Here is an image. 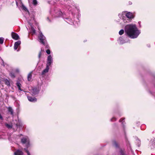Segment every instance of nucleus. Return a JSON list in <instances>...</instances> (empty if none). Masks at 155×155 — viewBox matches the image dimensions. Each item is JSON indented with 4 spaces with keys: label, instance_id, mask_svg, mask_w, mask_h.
<instances>
[{
    "label": "nucleus",
    "instance_id": "1",
    "mask_svg": "<svg viewBox=\"0 0 155 155\" xmlns=\"http://www.w3.org/2000/svg\"><path fill=\"white\" fill-rule=\"evenodd\" d=\"M124 30L121 29L119 33L120 35L123 34L125 32L126 35L131 39H134L138 37L141 33V31L135 24H129L124 27Z\"/></svg>",
    "mask_w": 155,
    "mask_h": 155
},
{
    "label": "nucleus",
    "instance_id": "2",
    "mask_svg": "<svg viewBox=\"0 0 155 155\" xmlns=\"http://www.w3.org/2000/svg\"><path fill=\"white\" fill-rule=\"evenodd\" d=\"M118 16L121 21L120 24L123 25L124 24L127 23V19L126 17L125 11L120 12L118 14Z\"/></svg>",
    "mask_w": 155,
    "mask_h": 155
},
{
    "label": "nucleus",
    "instance_id": "3",
    "mask_svg": "<svg viewBox=\"0 0 155 155\" xmlns=\"http://www.w3.org/2000/svg\"><path fill=\"white\" fill-rule=\"evenodd\" d=\"M21 141L23 144H25L26 148L27 149L32 145V144L30 143L29 139L27 137L25 136L22 138Z\"/></svg>",
    "mask_w": 155,
    "mask_h": 155
},
{
    "label": "nucleus",
    "instance_id": "4",
    "mask_svg": "<svg viewBox=\"0 0 155 155\" xmlns=\"http://www.w3.org/2000/svg\"><path fill=\"white\" fill-rule=\"evenodd\" d=\"M126 16L127 19V23L130 22L134 18V15L133 12L125 11Z\"/></svg>",
    "mask_w": 155,
    "mask_h": 155
},
{
    "label": "nucleus",
    "instance_id": "5",
    "mask_svg": "<svg viewBox=\"0 0 155 155\" xmlns=\"http://www.w3.org/2000/svg\"><path fill=\"white\" fill-rule=\"evenodd\" d=\"M39 41L42 44L45 45L46 41L45 37L43 35L41 32L39 33V35L38 36Z\"/></svg>",
    "mask_w": 155,
    "mask_h": 155
},
{
    "label": "nucleus",
    "instance_id": "6",
    "mask_svg": "<svg viewBox=\"0 0 155 155\" xmlns=\"http://www.w3.org/2000/svg\"><path fill=\"white\" fill-rule=\"evenodd\" d=\"M53 62V56L51 55L48 56L47 59L46 65L50 66Z\"/></svg>",
    "mask_w": 155,
    "mask_h": 155
},
{
    "label": "nucleus",
    "instance_id": "7",
    "mask_svg": "<svg viewBox=\"0 0 155 155\" xmlns=\"http://www.w3.org/2000/svg\"><path fill=\"white\" fill-rule=\"evenodd\" d=\"M39 92V90L36 88H32L30 91L31 93L33 95H35L38 94Z\"/></svg>",
    "mask_w": 155,
    "mask_h": 155
},
{
    "label": "nucleus",
    "instance_id": "8",
    "mask_svg": "<svg viewBox=\"0 0 155 155\" xmlns=\"http://www.w3.org/2000/svg\"><path fill=\"white\" fill-rule=\"evenodd\" d=\"M31 19H28V21L31 26L32 24L35 21V17L33 15H31L30 17Z\"/></svg>",
    "mask_w": 155,
    "mask_h": 155
},
{
    "label": "nucleus",
    "instance_id": "9",
    "mask_svg": "<svg viewBox=\"0 0 155 155\" xmlns=\"http://www.w3.org/2000/svg\"><path fill=\"white\" fill-rule=\"evenodd\" d=\"M12 38L15 40H18L20 39L18 35L15 33L12 32Z\"/></svg>",
    "mask_w": 155,
    "mask_h": 155
},
{
    "label": "nucleus",
    "instance_id": "10",
    "mask_svg": "<svg viewBox=\"0 0 155 155\" xmlns=\"http://www.w3.org/2000/svg\"><path fill=\"white\" fill-rule=\"evenodd\" d=\"M117 41L120 44H123L127 42L125 41L124 38L122 37H120L117 40Z\"/></svg>",
    "mask_w": 155,
    "mask_h": 155
},
{
    "label": "nucleus",
    "instance_id": "11",
    "mask_svg": "<svg viewBox=\"0 0 155 155\" xmlns=\"http://www.w3.org/2000/svg\"><path fill=\"white\" fill-rule=\"evenodd\" d=\"M54 12L56 14V17H60L62 15V13L58 9H57L54 10Z\"/></svg>",
    "mask_w": 155,
    "mask_h": 155
},
{
    "label": "nucleus",
    "instance_id": "12",
    "mask_svg": "<svg viewBox=\"0 0 155 155\" xmlns=\"http://www.w3.org/2000/svg\"><path fill=\"white\" fill-rule=\"evenodd\" d=\"M14 155H23L24 153L20 150H17L14 152Z\"/></svg>",
    "mask_w": 155,
    "mask_h": 155
},
{
    "label": "nucleus",
    "instance_id": "13",
    "mask_svg": "<svg viewBox=\"0 0 155 155\" xmlns=\"http://www.w3.org/2000/svg\"><path fill=\"white\" fill-rule=\"evenodd\" d=\"M21 42L20 41H18L16 42L14 44V49L16 50L18 48V47L21 44Z\"/></svg>",
    "mask_w": 155,
    "mask_h": 155
},
{
    "label": "nucleus",
    "instance_id": "14",
    "mask_svg": "<svg viewBox=\"0 0 155 155\" xmlns=\"http://www.w3.org/2000/svg\"><path fill=\"white\" fill-rule=\"evenodd\" d=\"M49 69V66L46 65V68L42 72V74L43 75L48 73Z\"/></svg>",
    "mask_w": 155,
    "mask_h": 155
},
{
    "label": "nucleus",
    "instance_id": "15",
    "mask_svg": "<svg viewBox=\"0 0 155 155\" xmlns=\"http://www.w3.org/2000/svg\"><path fill=\"white\" fill-rule=\"evenodd\" d=\"M28 100L31 102H35L36 101L37 99L35 97H32L30 96H28Z\"/></svg>",
    "mask_w": 155,
    "mask_h": 155
},
{
    "label": "nucleus",
    "instance_id": "16",
    "mask_svg": "<svg viewBox=\"0 0 155 155\" xmlns=\"http://www.w3.org/2000/svg\"><path fill=\"white\" fill-rule=\"evenodd\" d=\"M2 81H3L5 83V84L7 85V86H10V84L9 81L7 79H5L3 78L2 79Z\"/></svg>",
    "mask_w": 155,
    "mask_h": 155
},
{
    "label": "nucleus",
    "instance_id": "17",
    "mask_svg": "<svg viewBox=\"0 0 155 155\" xmlns=\"http://www.w3.org/2000/svg\"><path fill=\"white\" fill-rule=\"evenodd\" d=\"M27 78H28V81H29L31 80V78H32V74H31V72L29 73L28 74V75Z\"/></svg>",
    "mask_w": 155,
    "mask_h": 155
},
{
    "label": "nucleus",
    "instance_id": "18",
    "mask_svg": "<svg viewBox=\"0 0 155 155\" xmlns=\"http://www.w3.org/2000/svg\"><path fill=\"white\" fill-rule=\"evenodd\" d=\"M16 85L19 90L21 91H23V90L21 89V84L20 83L18 82H17L16 83Z\"/></svg>",
    "mask_w": 155,
    "mask_h": 155
},
{
    "label": "nucleus",
    "instance_id": "19",
    "mask_svg": "<svg viewBox=\"0 0 155 155\" xmlns=\"http://www.w3.org/2000/svg\"><path fill=\"white\" fill-rule=\"evenodd\" d=\"M8 110L9 112H10L11 113V115H13V110L12 109L11 107H9L8 108Z\"/></svg>",
    "mask_w": 155,
    "mask_h": 155
},
{
    "label": "nucleus",
    "instance_id": "20",
    "mask_svg": "<svg viewBox=\"0 0 155 155\" xmlns=\"http://www.w3.org/2000/svg\"><path fill=\"white\" fill-rule=\"evenodd\" d=\"M5 126L8 129H10L12 127V124H9L7 123L5 124Z\"/></svg>",
    "mask_w": 155,
    "mask_h": 155
},
{
    "label": "nucleus",
    "instance_id": "21",
    "mask_svg": "<svg viewBox=\"0 0 155 155\" xmlns=\"http://www.w3.org/2000/svg\"><path fill=\"white\" fill-rule=\"evenodd\" d=\"M20 4L21 5V7L22 8V9L25 10V11H27L28 10L26 8V7L24 5L21 3V2Z\"/></svg>",
    "mask_w": 155,
    "mask_h": 155
},
{
    "label": "nucleus",
    "instance_id": "22",
    "mask_svg": "<svg viewBox=\"0 0 155 155\" xmlns=\"http://www.w3.org/2000/svg\"><path fill=\"white\" fill-rule=\"evenodd\" d=\"M24 150L25 151V152L27 153V155H31L30 153L27 148H24Z\"/></svg>",
    "mask_w": 155,
    "mask_h": 155
},
{
    "label": "nucleus",
    "instance_id": "23",
    "mask_svg": "<svg viewBox=\"0 0 155 155\" xmlns=\"http://www.w3.org/2000/svg\"><path fill=\"white\" fill-rule=\"evenodd\" d=\"M4 42V38H0V44H2Z\"/></svg>",
    "mask_w": 155,
    "mask_h": 155
},
{
    "label": "nucleus",
    "instance_id": "24",
    "mask_svg": "<svg viewBox=\"0 0 155 155\" xmlns=\"http://www.w3.org/2000/svg\"><path fill=\"white\" fill-rule=\"evenodd\" d=\"M33 4L35 5H36L37 4V2L36 0H33Z\"/></svg>",
    "mask_w": 155,
    "mask_h": 155
},
{
    "label": "nucleus",
    "instance_id": "25",
    "mask_svg": "<svg viewBox=\"0 0 155 155\" xmlns=\"http://www.w3.org/2000/svg\"><path fill=\"white\" fill-rule=\"evenodd\" d=\"M46 51L47 53L48 54H49L51 53L49 49L47 50Z\"/></svg>",
    "mask_w": 155,
    "mask_h": 155
},
{
    "label": "nucleus",
    "instance_id": "26",
    "mask_svg": "<svg viewBox=\"0 0 155 155\" xmlns=\"http://www.w3.org/2000/svg\"><path fill=\"white\" fill-rule=\"evenodd\" d=\"M31 30L32 31V32L33 34H35V30L32 27L31 28Z\"/></svg>",
    "mask_w": 155,
    "mask_h": 155
},
{
    "label": "nucleus",
    "instance_id": "27",
    "mask_svg": "<svg viewBox=\"0 0 155 155\" xmlns=\"http://www.w3.org/2000/svg\"><path fill=\"white\" fill-rule=\"evenodd\" d=\"M116 120V118L115 117H113L110 119V120L112 121H113Z\"/></svg>",
    "mask_w": 155,
    "mask_h": 155
},
{
    "label": "nucleus",
    "instance_id": "28",
    "mask_svg": "<svg viewBox=\"0 0 155 155\" xmlns=\"http://www.w3.org/2000/svg\"><path fill=\"white\" fill-rule=\"evenodd\" d=\"M41 51L39 53V54H38V58H40L41 56Z\"/></svg>",
    "mask_w": 155,
    "mask_h": 155
},
{
    "label": "nucleus",
    "instance_id": "29",
    "mask_svg": "<svg viewBox=\"0 0 155 155\" xmlns=\"http://www.w3.org/2000/svg\"><path fill=\"white\" fill-rule=\"evenodd\" d=\"M120 155H124V153L121 150L120 151Z\"/></svg>",
    "mask_w": 155,
    "mask_h": 155
},
{
    "label": "nucleus",
    "instance_id": "30",
    "mask_svg": "<svg viewBox=\"0 0 155 155\" xmlns=\"http://www.w3.org/2000/svg\"><path fill=\"white\" fill-rule=\"evenodd\" d=\"M0 119L1 120H2V119H3L2 117L0 114Z\"/></svg>",
    "mask_w": 155,
    "mask_h": 155
},
{
    "label": "nucleus",
    "instance_id": "31",
    "mask_svg": "<svg viewBox=\"0 0 155 155\" xmlns=\"http://www.w3.org/2000/svg\"><path fill=\"white\" fill-rule=\"evenodd\" d=\"M129 4L130 5H131L132 4V2H129Z\"/></svg>",
    "mask_w": 155,
    "mask_h": 155
},
{
    "label": "nucleus",
    "instance_id": "32",
    "mask_svg": "<svg viewBox=\"0 0 155 155\" xmlns=\"http://www.w3.org/2000/svg\"><path fill=\"white\" fill-rule=\"evenodd\" d=\"M114 144L115 145V146L117 147V143L115 142H114Z\"/></svg>",
    "mask_w": 155,
    "mask_h": 155
},
{
    "label": "nucleus",
    "instance_id": "33",
    "mask_svg": "<svg viewBox=\"0 0 155 155\" xmlns=\"http://www.w3.org/2000/svg\"><path fill=\"white\" fill-rule=\"evenodd\" d=\"M11 76L12 77H15V75H14V74H11Z\"/></svg>",
    "mask_w": 155,
    "mask_h": 155
},
{
    "label": "nucleus",
    "instance_id": "34",
    "mask_svg": "<svg viewBox=\"0 0 155 155\" xmlns=\"http://www.w3.org/2000/svg\"><path fill=\"white\" fill-rule=\"evenodd\" d=\"M72 22V20H71V21H70V22H68V23H70V24H71V23Z\"/></svg>",
    "mask_w": 155,
    "mask_h": 155
},
{
    "label": "nucleus",
    "instance_id": "35",
    "mask_svg": "<svg viewBox=\"0 0 155 155\" xmlns=\"http://www.w3.org/2000/svg\"><path fill=\"white\" fill-rule=\"evenodd\" d=\"M137 140L138 141V142L139 143H140V140Z\"/></svg>",
    "mask_w": 155,
    "mask_h": 155
},
{
    "label": "nucleus",
    "instance_id": "36",
    "mask_svg": "<svg viewBox=\"0 0 155 155\" xmlns=\"http://www.w3.org/2000/svg\"><path fill=\"white\" fill-rule=\"evenodd\" d=\"M73 24L74 25H75V23H74V22H73Z\"/></svg>",
    "mask_w": 155,
    "mask_h": 155
},
{
    "label": "nucleus",
    "instance_id": "37",
    "mask_svg": "<svg viewBox=\"0 0 155 155\" xmlns=\"http://www.w3.org/2000/svg\"><path fill=\"white\" fill-rule=\"evenodd\" d=\"M16 4L17 5V6H18V2H16Z\"/></svg>",
    "mask_w": 155,
    "mask_h": 155
},
{
    "label": "nucleus",
    "instance_id": "38",
    "mask_svg": "<svg viewBox=\"0 0 155 155\" xmlns=\"http://www.w3.org/2000/svg\"><path fill=\"white\" fill-rule=\"evenodd\" d=\"M120 119V122H121V119Z\"/></svg>",
    "mask_w": 155,
    "mask_h": 155
},
{
    "label": "nucleus",
    "instance_id": "39",
    "mask_svg": "<svg viewBox=\"0 0 155 155\" xmlns=\"http://www.w3.org/2000/svg\"><path fill=\"white\" fill-rule=\"evenodd\" d=\"M48 21H50V20H49V19L48 18Z\"/></svg>",
    "mask_w": 155,
    "mask_h": 155
},
{
    "label": "nucleus",
    "instance_id": "40",
    "mask_svg": "<svg viewBox=\"0 0 155 155\" xmlns=\"http://www.w3.org/2000/svg\"><path fill=\"white\" fill-rule=\"evenodd\" d=\"M2 83V81H0V83Z\"/></svg>",
    "mask_w": 155,
    "mask_h": 155
},
{
    "label": "nucleus",
    "instance_id": "41",
    "mask_svg": "<svg viewBox=\"0 0 155 155\" xmlns=\"http://www.w3.org/2000/svg\"><path fill=\"white\" fill-rule=\"evenodd\" d=\"M19 51V50H18H18H17V51Z\"/></svg>",
    "mask_w": 155,
    "mask_h": 155
},
{
    "label": "nucleus",
    "instance_id": "42",
    "mask_svg": "<svg viewBox=\"0 0 155 155\" xmlns=\"http://www.w3.org/2000/svg\"><path fill=\"white\" fill-rule=\"evenodd\" d=\"M154 143H155V142H154Z\"/></svg>",
    "mask_w": 155,
    "mask_h": 155
}]
</instances>
